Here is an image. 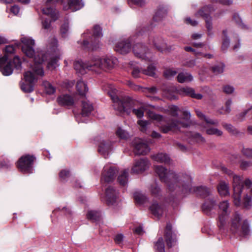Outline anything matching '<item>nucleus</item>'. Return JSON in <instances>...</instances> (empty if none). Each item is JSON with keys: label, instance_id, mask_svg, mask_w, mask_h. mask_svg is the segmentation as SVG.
Masks as SVG:
<instances>
[{"label": "nucleus", "instance_id": "obj_1", "mask_svg": "<svg viewBox=\"0 0 252 252\" xmlns=\"http://www.w3.org/2000/svg\"><path fill=\"white\" fill-rule=\"evenodd\" d=\"M21 41L23 43L22 49L23 52L29 58H33V64L31 65V71L25 73L24 78L26 83L21 84V88L25 93H31L33 90V84L37 80L36 76L43 77L44 72L42 66L43 63L47 59L48 54L43 51L35 52L33 50L34 41L29 37H23Z\"/></svg>", "mask_w": 252, "mask_h": 252}, {"label": "nucleus", "instance_id": "obj_2", "mask_svg": "<svg viewBox=\"0 0 252 252\" xmlns=\"http://www.w3.org/2000/svg\"><path fill=\"white\" fill-rule=\"evenodd\" d=\"M155 170L160 180L164 183L171 191H176L186 194L192 192L191 177L186 174H177L160 165L155 166Z\"/></svg>", "mask_w": 252, "mask_h": 252}, {"label": "nucleus", "instance_id": "obj_3", "mask_svg": "<svg viewBox=\"0 0 252 252\" xmlns=\"http://www.w3.org/2000/svg\"><path fill=\"white\" fill-rule=\"evenodd\" d=\"M113 102V107L115 111L120 114H130L131 111L138 118L144 116V109L143 107L138 109H133L135 103L134 100L129 96H124L119 98L115 94H110Z\"/></svg>", "mask_w": 252, "mask_h": 252}, {"label": "nucleus", "instance_id": "obj_4", "mask_svg": "<svg viewBox=\"0 0 252 252\" xmlns=\"http://www.w3.org/2000/svg\"><path fill=\"white\" fill-rule=\"evenodd\" d=\"M222 170L232 179L234 203L235 205L239 206L241 203V194L244 186L243 178L241 176L234 174L231 171L225 167H222Z\"/></svg>", "mask_w": 252, "mask_h": 252}, {"label": "nucleus", "instance_id": "obj_5", "mask_svg": "<svg viewBox=\"0 0 252 252\" xmlns=\"http://www.w3.org/2000/svg\"><path fill=\"white\" fill-rule=\"evenodd\" d=\"M183 119L186 121L182 122L180 121L172 120L170 124L161 126L160 129L161 132L166 133L170 131H176L179 130L181 127H187L191 124L189 121L190 114L189 112L185 110L183 111Z\"/></svg>", "mask_w": 252, "mask_h": 252}, {"label": "nucleus", "instance_id": "obj_6", "mask_svg": "<svg viewBox=\"0 0 252 252\" xmlns=\"http://www.w3.org/2000/svg\"><path fill=\"white\" fill-rule=\"evenodd\" d=\"M241 220L239 214L235 213L231 220V231L240 236H247L250 232L248 223L247 221L244 220L241 223Z\"/></svg>", "mask_w": 252, "mask_h": 252}, {"label": "nucleus", "instance_id": "obj_7", "mask_svg": "<svg viewBox=\"0 0 252 252\" xmlns=\"http://www.w3.org/2000/svg\"><path fill=\"white\" fill-rule=\"evenodd\" d=\"M35 158L29 155L22 157L18 161L17 167L22 172L32 173V165Z\"/></svg>", "mask_w": 252, "mask_h": 252}, {"label": "nucleus", "instance_id": "obj_8", "mask_svg": "<svg viewBox=\"0 0 252 252\" xmlns=\"http://www.w3.org/2000/svg\"><path fill=\"white\" fill-rule=\"evenodd\" d=\"M63 5L64 10H70L71 11H76L80 10L84 6L83 0H57Z\"/></svg>", "mask_w": 252, "mask_h": 252}, {"label": "nucleus", "instance_id": "obj_9", "mask_svg": "<svg viewBox=\"0 0 252 252\" xmlns=\"http://www.w3.org/2000/svg\"><path fill=\"white\" fill-rule=\"evenodd\" d=\"M229 206V204L227 201H222L219 205V226L220 228L222 227L225 224L227 217L230 213Z\"/></svg>", "mask_w": 252, "mask_h": 252}, {"label": "nucleus", "instance_id": "obj_10", "mask_svg": "<svg viewBox=\"0 0 252 252\" xmlns=\"http://www.w3.org/2000/svg\"><path fill=\"white\" fill-rule=\"evenodd\" d=\"M211 12V7L209 6H206L199 10L197 13H195L196 17H204L205 19L206 27L207 29L208 34L210 35L213 34L212 33V18L209 15V12Z\"/></svg>", "mask_w": 252, "mask_h": 252}, {"label": "nucleus", "instance_id": "obj_11", "mask_svg": "<svg viewBox=\"0 0 252 252\" xmlns=\"http://www.w3.org/2000/svg\"><path fill=\"white\" fill-rule=\"evenodd\" d=\"M150 163L146 158L135 159L131 172L132 173L139 174L146 171L149 167Z\"/></svg>", "mask_w": 252, "mask_h": 252}, {"label": "nucleus", "instance_id": "obj_12", "mask_svg": "<svg viewBox=\"0 0 252 252\" xmlns=\"http://www.w3.org/2000/svg\"><path fill=\"white\" fill-rule=\"evenodd\" d=\"M149 43L153 46L158 51L164 52L169 51L171 48L167 46L165 41L161 38L151 36L149 39Z\"/></svg>", "mask_w": 252, "mask_h": 252}, {"label": "nucleus", "instance_id": "obj_13", "mask_svg": "<svg viewBox=\"0 0 252 252\" xmlns=\"http://www.w3.org/2000/svg\"><path fill=\"white\" fill-rule=\"evenodd\" d=\"M57 0H47L45 7L42 9L43 14L50 16L52 20L55 21L58 17V12L54 9L56 3H60Z\"/></svg>", "mask_w": 252, "mask_h": 252}, {"label": "nucleus", "instance_id": "obj_14", "mask_svg": "<svg viewBox=\"0 0 252 252\" xmlns=\"http://www.w3.org/2000/svg\"><path fill=\"white\" fill-rule=\"evenodd\" d=\"M117 172V169L115 167L108 165H105L102 173V182L106 183L112 182L115 179Z\"/></svg>", "mask_w": 252, "mask_h": 252}, {"label": "nucleus", "instance_id": "obj_15", "mask_svg": "<svg viewBox=\"0 0 252 252\" xmlns=\"http://www.w3.org/2000/svg\"><path fill=\"white\" fill-rule=\"evenodd\" d=\"M134 153L137 155H144L148 154L150 150L147 144L143 140L138 139L133 141Z\"/></svg>", "mask_w": 252, "mask_h": 252}, {"label": "nucleus", "instance_id": "obj_16", "mask_svg": "<svg viewBox=\"0 0 252 252\" xmlns=\"http://www.w3.org/2000/svg\"><path fill=\"white\" fill-rule=\"evenodd\" d=\"M148 51V49L141 43H136L133 47V52L136 57L146 61H150V58L147 56Z\"/></svg>", "mask_w": 252, "mask_h": 252}, {"label": "nucleus", "instance_id": "obj_17", "mask_svg": "<svg viewBox=\"0 0 252 252\" xmlns=\"http://www.w3.org/2000/svg\"><path fill=\"white\" fill-rule=\"evenodd\" d=\"M216 200L214 198H209L206 199L202 205V210L204 213L208 215L215 214V210L217 208Z\"/></svg>", "mask_w": 252, "mask_h": 252}, {"label": "nucleus", "instance_id": "obj_18", "mask_svg": "<svg viewBox=\"0 0 252 252\" xmlns=\"http://www.w3.org/2000/svg\"><path fill=\"white\" fill-rule=\"evenodd\" d=\"M102 33H101V29L100 27L99 26H95L94 27L93 30V35L94 39V40H91V41H89L88 40H84L83 41V45L85 47L87 46L89 43H90V44L91 46L92 47L93 50H96L97 48H98V46H96L95 44V43L97 44V38H99L100 36H101Z\"/></svg>", "mask_w": 252, "mask_h": 252}, {"label": "nucleus", "instance_id": "obj_19", "mask_svg": "<svg viewBox=\"0 0 252 252\" xmlns=\"http://www.w3.org/2000/svg\"><path fill=\"white\" fill-rule=\"evenodd\" d=\"M112 143L109 140H100L98 144V152L105 157L112 150Z\"/></svg>", "mask_w": 252, "mask_h": 252}, {"label": "nucleus", "instance_id": "obj_20", "mask_svg": "<svg viewBox=\"0 0 252 252\" xmlns=\"http://www.w3.org/2000/svg\"><path fill=\"white\" fill-rule=\"evenodd\" d=\"M164 237L166 245L168 248H171L175 244L176 240L175 236L172 232V226L170 223H167L166 226Z\"/></svg>", "mask_w": 252, "mask_h": 252}, {"label": "nucleus", "instance_id": "obj_21", "mask_svg": "<svg viewBox=\"0 0 252 252\" xmlns=\"http://www.w3.org/2000/svg\"><path fill=\"white\" fill-rule=\"evenodd\" d=\"M90 70L96 71L97 69H103V59L98 56H94L88 62Z\"/></svg>", "mask_w": 252, "mask_h": 252}, {"label": "nucleus", "instance_id": "obj_22", "mask_svg": "<svg viewBox=\"0 0 252 252\" xmlns=\"http://www.w3.org/2000/svg\"><path fill=\"white\" fill-rule=\"evenodd\" d=\"M115 50L122 54H125L130 50V44L128 40L119 41L116 45Z\"/></svg>", "mask_w": 252, "mask_h": 252}, {"label": "nucleus", "instance_id": "obj_23", "mask_svg": "<svg viewBox=\"0 0 252 252\" xmlns=\"http://www.w3.org/2000/svg\"><path fill=\"white\" fill-rule=\"evenodd\" d=\"M179 93L182 96H189L197 99H201L202 95L200 94H196L193 89L190 87H184L178 90Z\"/></svg>", "mask_w": 252, "mask_h": 252}, {"label": "nucleus", "instance_id": "obj_24", "mask_svg": "<svg viewBox=\"0 0 252 252\" xmlns=\"http://www.w3.org/2000/svg\"><path fill=\"white\" fill-rule=\"evenodd\" d=\"M57 102L60 105L70 106L74 103V98L70 95L63 94L57 98Z\"/></svg>", "mask_w": 252, "mask_h": 252}, {"label": "nucleus", "instance_id": "obj_25", "mask_svg": "<svg viewBox=\"0 0 252 252\" xmlns=\"http://www.w3.org/2000/svg\"><path fill=\"white\" fill-rule=\"evenodd\" d=\"M117 192L112 187H108L105 190V199L108 204H112L116 201Z\"/></svg>", "mask_w": 252, "mask_h": 252}, {"label": "nucleus", "instance_id": "obj_26", "mask_svg": "<svg viewBox=\"0 0 252 252\" xmlns=\"http://www.w3.org/2000/svg\"><path fill=\"white\" fill-rule=\"evenodd\" d=\"M88 62L84 63L81 61H75L74 62V67L77 73L84 74L86 73L87 70H90Z\"/></svg>", "mask_w": 252, "mask_h": 252}, {"label": "nucleus", "instance_id": "obj_27", "mask_svg": "<svg viewBox=\"0 0 252 252\" xmlns=\"http://www.w3.org/2000/svg\"><path fill=\"white\" fill-rule=\"evenodd\" d=\"M152 158L155 161L159 163H164L165 164H170V158L169 157L164 153H158L152 156Z\"/></svg>", "mask_w": 252, "mask_h": 252}, {"label": "nucleus", "instance_id": "obj_28", "mask_svg": "<svg viewBox=\"0 0 252 252\" xmlns=\"http://www.w3.org/2000/svg\"><path fill=\"white\" fill-rule=\"evenodd\" d=\"M93 110L92 104L87 100H83L82 102L81 115L84 117L88 116Z\"/></svg>", "mask_w": 252, "mask_h": 252}, {"label": "nucleus", "instance_id": "obj_29", "mask_svg": "<svg viewBox=\"0 0 252 252\" xmlns=\"http://www.w3.org/2000/svg\"><path fill=\"white\" fill-rule=\"evenodd\" d=\"M103 59V69L112 68L118 63V60L114 57H106Z\"/></svg>", "mask_w": 252, "mask_h": 252}, {"label": "nucleus", "instance_id": "obj_30", "mask_svg": "<svg viewBox=\"0 0 252 252\" xmlns=\"http://www.w3.org/2000/svg\"><path fill=\"white\" fill-rule=\"evenodd\" d=\"M150 209L152 213L158 218H159L163 214V207L157 203H153L150 206Z\"/></svg>", "mask_w": 252, "mask_h": 252}, {"label": "nucleus", "instance_id": "obj_31", "mask_svg": "<svg viewBox=\"0 0 252 252\" xmlns=\"http://www.w3.org/2000/svg\"><path fill=\"white\" fill-rule=\"evenodd\" d=\"M197 116L202 120L204 121L206 124L214 126H218L219 122L215 119H211L205 116L200 111L196 110L195 111Z\"/></svg>", "mask_w": 252, "mask_h": 252}, {"label": "nucleus", "instance_id": "obj_32", "mask_svg": "<svg viewBox=\"0 0 252 252\" xmlns=\"http://www.w3.org/2000/svg\"><path fill=\"white\" fill-rule=\"evenodd\" d=\"M77 91L79 95L84 96L88 91V88L87 84L82 80H79L76 84Z\"/></svg>", "mask_w": 252, "mask_h": 252}, {"label": "nucleus", "instance_id": "obj_33", "mask_svg": "<svg viewBox=\"0 0 252 252\" xmlns=\"http://www.w3.org/2000/svg\"><path fill=\"white\" fill-rule=\"evenodd\" d=\"M193 191H195L197 194L203 197L210 195L212 192L210 189L205 187H197L193 189Z\"/></svg>", "mask_w": 252, "mask_h": 252}, {"label": "nucleus", "instance_id": "obj_34", "mask_svg": "<svg viewBox=\"0 0 252 252\" xmlns=\"http://www.w3.org/2000/svg\"><path fill=\"white\" fill-rule=\"evenodd\" d=\"M193 77L191 75L188 73H180L177 76V80L179 82L183 83L192 81Z\"/></svg>", "mask_w": 252, "mask_h": 252}, {"label": "nucleus", "instance_id": "obj_35", "mask_svg": "<svg viewBox=\"0 0 252 252\" xmlns=\"http://www.w3.org/2000/svg\"><path fill=\"white\" fill-rule=\"evenodd\" d=\"M218 190L221 196H226L229 194L228 187L225 182H220L218 187Z\"/></svg>", "mask_w": 252, "mask_h": 252}, {"label": "nucleus", "instance_id": "obj_36", "mask_svg": "<svg viewBox=\"0 0 252 252\" xmlns=\"http://www.w3.org/2000/svg\"><path fill=\"white\" fill-rule=\"evenodd\" d=\"M118 180L120 185L125 186L128 180V170L125 169L119 176Z\"/></svg>", "mask_w": 252, "mask_h": 252}, {"label": "nucleus", "instance_id": "obj_37", "mask_svg": "<svg viewBox=\"0 0 252 252\" xmlns=\"http://www.w3.org/2000/svg\"><path fill=\"white\" fill-rule=\"evenodd\" d=\"M0 70L2 74L5 76L10 75L13 72V68L10 63H9L5 65H3L0 66Z\"/></svg>", "mask_w": 252, "mask_h": 252}, {"label": "nucleus", "instance_id": "obj_38", "mask_svg": "<svg viewBox=\"0 0 252 252\" xmlns=\"http://www.w3.org/2000/svg\"><path fill=\"white\" fill-rule=\"evenodd\" d=\"M133 196L135 201L139 204L145 203L147 201L146 196L141 192H135Z\"/></svg>", "mask_w": 252, "mask_h": 252}, {"label": "nucleus", "instance_id": "obj_39", "mask_svg": "<svg viewBox=\"0 0 252 252\" xmlns=\"http://www.w3.org/2000/svg\"><path fill=\"white\" fill-rule=\"evenodd\" d=\"M147 116L150 119L158 123H161L164 120V118L162 116L157 114L151 111H149L147 112Z\"/></svg>", "mask_w": 252, "mask_h": 252}, {"label": "nucleus", "instance_id": "obj_40", "mask_svg": "<svg viewBox=\"0 0 252 252\" xmlns=\"http://www.w3.org/2000/svg\"><path fill=\"white\" fill-rule=\"evenodd\" d=\"M150 190L152 195L154 197H158L160 195V189L156 183H154L150 186Z\"/></svg>", "mask_w": 252, "mask_h": 252}, {"label": "nucleus", "instance_id": "obj_41", "mask_svg": "<svg viewBox=\"0 0 252 252\" xmlns=\"http://www.w3.org/2000/svg\"><path fill=\"white\" fill-rule=\"evenodd\" d=\"M43 86L44 87L45 91L46 94H52L55 92V88L49 82L46 81H44L43 82Z\"/></svg>", "mask_w": 252, "mask_h": 252}, {"label": "nucleus", "instance_id": "obj_42", "mask_svg": "<svg viewBox=\"0 0 252 252\" xmlns=\"http://www.w3.org/2000/svg\"><path fill=\"white\" fill-rule=\"evenodd\" d=\"M156 68L153 64L149 65L147 69H143L142 73L143 74L154 77L156 75Z\"/></svg>", "mask_w": 252, "mask_h": 252}, {"label": "nucleus", "instance_id": "obj_43", "mask_svg": "<svg viewBox=\"0 0 252 252\" xmlns=\"http://www.w3.org/2000/svg\"><path fill=\"white\" fill-rule=\"evenodd\" d=\"M155 249L159 252H165L164 244L162 237H159L155 243Z\"/></svg>", "mask_w": 252, "mask_h": 252}, {"label": "nucleus", "instance_id": "obj_44", "mask_svg": "<svg viewBox=\"0 0 252 252\" xmlns=\"http://www.w3.org/2000/svg\"><path fill=\"white\" fill-rule=\"evenodd\" d=\"M100 213L95 211H90L87 214V218L94 221L98 220L100 218Z\"/></svg>", "mask_w": 252, "mask_h": 252}, {"label": "nucleus", "instance_id": "obj_45", "mask_svg": "<svg viewBox=\"0 0 252 252\" xmlns=\"http://www.w3.org/2000/svg\"><path fill=\"white\" fill-rule=\"evenodd\" d=\"M58 60L59 59L57 57H51L48 63L47 66V68L50 70H53L56 68V67L58 65L57 63Z\"/></svg>", "mask_w": 252, "mask_h": 252}, {"label": "nucleus", "instance_id": "obj_46", "mask_svg": "<svg viewBox=\"0 0 252 252\" xmlns=\"http://www.w3.org/2000/svg\"><path fill=\"white\" fill-rule=\"evenodd\" d=\"M206 132L209 135H215L217 136H220L223 134L221 130L215 127H210L207 128L206 130Z\"/></svg>", "mask_w": 252, "mask_h": 252}, {"label": "nucleus", "instance_id": "obj_47", "mask_svg": "<svg viewBox=\"0 0 252 252\" xmlns=\"http://www.w3.org/2000/svg\"><path fill=\"white\" fill-rule=\"evenodd\" d=\"M61 33L63 37L67 36L69 33V25L67 22L63 24L61 27Z\"/></svg>", "mask_w": 252, "mask_h": 252}, {"label": "nucleus", "instance_id": "obj_48", "mask_svg": "<svg viewBox=\"0 0 252 252\" xmlns=\"http://www.w3.org/2000/svg\"><path fill=\"white\" fill-rule=\"evenodd\" d=\"M191 139L198 143H204L205 142V139L198 133L194 134H189Z\"/></svg>", "mask_w": 252, "mask_h": 252}, {"label": "nucleus", "instance_id": "obj_49", "mask_svg": "<svg viewBox=\"0 0 252 252\" xmlns=\"http://www.w3.org/2000/svg\"><path fill=\"white\" fill-rule=\"evenodd\" d=\"M167 12L165 9H159L156 12L154 19L155 20L158 21L164 18L166 15Z\"/></svg>", "mask_w": 252, "mask_h": 252}, {"label": "nucleus", "instance_id": "obj_50", "mask_svg": "<svg viewBox=\"0 0 252 252\" xmlns=\"http://www.w3.org/2000/svg\"><path fill=\"white\" fill-rule=\"evenodd\" d=\"M224 65L222 63H220L218 65H214L212 67V70L213 72L217 75L222 73L224 70Z\"/></svg>", "mask_w": 252, "mask_h": 252}, {"label": "nucleus", "instance_id": "obj_51", "mask_svg": "<svg viewBox=\"0 0 252 252\" xmlns=\"http://www.w3.org/2000/svg\"><path fill=\"white\" fill-rule=\"evenodd\" d=\"M222 126L225 128L229 132L233 135H236L239 133V131L231 124L224 123L222 124Z\"/></svg>", "mask_w": 252, "mask_h": 252}, {"label": "nucleus", "instance_id": "obj_52", "mask_svg": "<svg viewBox=\"0 0 252 252\" xmlns=\"http://www.w3.org/2000/svg\"><path fill=\"white\" fill-rule=\"evenodd\" d=\"M226 33L227 32L226 31H223V34L224 36L222 44V49L223 50H226L228 48L230 44V41L226 35Z\"/></svg>", "mask_w": 252, "mask_h": 252}, {"label": "nucleus", "instance_id": "obj_53", "mask_svg": "<svg viewBox=\"0 0 252 252\" xmlns=\"http://www.w3.org/2000/svg\"><path fill=\"white\" fill-rule=\"evenodd\" d=\"M243 205L245 208L249 209L252 205V196L250 195L246 194L243 199Z\"/></svg>", "mask_w": 252, "mask_h": 252}, {"label": "nucleus", "instance_id": "obj_54", "mask_svg": "<svg viewBox=\"0 0 252 252\" xmlns=\"http://www.w3.org/2000/svg\"><path fill=\"white\" fill-rule=\"evenodd\" d=\"M177 73V71L173 69H166L164 72V76L167 79H170Z\"/></svg>", "mask_w": 252, "mask_h": 252}, {"label": "nucleus", "instance_id": "obj_55", "mask_svg": "<svg viewBox=\"0 0 252 252\" xmlns=\"http://www.w3.org/2000/svg\"><path fill=\"white\" fill-rule=\"evenodd\" d=\"M117 135L121 139H126L129 137L128 133L121 128H119L116 131Z\"/></svg>", "mask_w": 252, "mask_h": 252}, {"label": "nucleus", "instance_id": "obj_56", "mask_svg": "<svg viewBox=\"0 0 252 252\" xmlns=\"http://www.w3.org/2000/svg\"><path fill=\"white\" fill-rule=\"evenodd\" d=\"M138 124L140 126V129L143 132H145L147 129L148 126L150 125V122L147 121L138 120Z\"/></svg>", "mask_w": 252, "mask_h": 252}, {"label": "nucleus", "instance_id": "obj_57", "mask_svg": "<svg viewBox=\"0 0 252 252\" xmlns=\"http://www.w3.org/2000/svg\"><path fill=\"white\" fill-rule=\"evenodd\" d=\"M168 111L172 116L176 117L178 115L179 109L176 106L171 105L169 106Z\"/></svg>", "mask_w": 252, "mask_h": 252}, {"label": "nucleus", "instance_id": "obj_58", "mask_svg": "<svg viewBox=\"0 0 252 252\" xmlns=\"http://www.w3.org/2000/svg\"><path fill=\"white\" fill-rule=\"evenodd\" d=\"M233 19L235 22L242 28H246V25L243 22L242 19L239 15L235 14L233 16Z\"/></svg>", "mask_w": 252, "mask_h": 252}, {"label": "nucleus", "instance_id": "obj_59", "mask_svg": "<svg viewBox=\"0 0 252 252\" xmlns=\"http://www.w3.org/2000/svg\"><path fill=\"white\" fill-rule=\"evenodd\" d=\"M252 166V161L242 160L240 163V167L243 170H246Z\"/></svg>", "mask_w": 252, "mask_h": 252}, {"label": "nucleus", "instance_id": "obj_60", "mask_svg": "<svg viewBox=\"0 0 252 252\" xmlns=\"http://www.w3.org/2000/svg\"><path fill=\"white\" fill-rule=\"evenodd\" d=\"M131 72L132 75L134 78H138L140 77V73H142V70H140L137 66H134Z\"/></svg>", "mask_w": 252, "mask_h": 252}, {"label": "nucleus", "instance_id": "obj_61", "mask_svg": "<svg viewBox=\"0 0 252 252\" xmlns=\"http://www.w3.org/2000/svg\"><path fill=\"white\" fill-rule=\"evenodd\" d=\"M232 104V101L231 100H227L225 104V109H224L223 112H221L222 113L224 114H228L230 111V106Z\"/></svg>", "mask_w": 252, "mask_h": 252}, {"label": "nucleus", "instance_id": "obj_62", "mask_svg": "<svg viewBox=\"0 0 252 252\" xmlns=\"http://www.w3.org/2000/svg\"><path fill=\"white\" fill-rule=\"evenodd\" d=\"M13 63L14 65V66L17 69H21V62L20 60V59L17 57L15 56L13 58Z\"/></svg>", "mask_w": 252, "mask_h": 252}, {"label": "nucleus", "instance_id": "obj_63", "mask_svg": "<svg viewBox=\"0 0 252 252\" xmlns=\"http://www.w3.org/2000/svg\"><path fill=\"white\" fill-rule=\"evenodd\" d=\"M242 152L244 155L249 158H252V149L248 148H244L242 150Z\"/></svg>", "mask_w": 252, "mask_h": 252}, {"label": "nucleus", "instance_id": "obj_64", "mask_svg": "<svg viewBox=\"0 0 252 252\" xmlns=\"http://www.w3.org/2000/svg\"><path fill=\"white\" fill-rule=\"evenodd\" d=\"M60 178L62 180H65L69 176V172L68 170H62L59 174Z\"/></svg>", "mask_w": 252, "mask_h": 252}]
</instances>
